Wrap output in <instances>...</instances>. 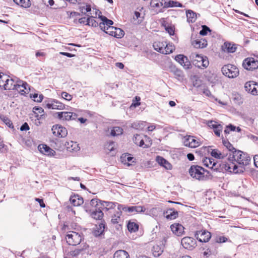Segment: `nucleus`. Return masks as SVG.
Returning <instances> with one entry per match:
<instances>
[{"label":"nucleus","instance_id":"nucleus-1","mask_svg":"<svg viewBox=\"0 0 258 258\" xmlns=\"http://www.w3.org/2000/svg\"><path fill=\"white\" fill-rule=\"evenodd\" d=\"M250 162L248 155L240 150H235L233 154H230L228 161L222 162L221 166L224 170L234 173H241L245 170V167Z\"/></svg>","mask_w":258,"mask_h":258},{"label":"nucleus","instance_id":"nucleus-2","mask_svg":"<svg viewBox=\"0 0 258 258\" xmlns=\"http://www.w3.org/2000/svg\"><path fill=\"white\" fill-rule=\"evenodd\" d=\"M205 169L198 165H192L189 169V173L191 177L199 180H203L205 178Z\"/></svg>","mask_w":258,"mask_h":258},{"label":"nucleus","instance_id":"nucleus-3","mask_svg":"<svg viewBox=\"0 0 258 258\" xmlns=\"http://www.w3.org/2000/svg\"><path fill=\"white\" fill-rule=\"evenodd\" d=\"M221 71L224 76L229 78H236L239 73L238 69L235 66L231 64L224 65Z\"/></svg>","mask_w":258,"mask_h":258},{"label":"nucleus","instance_id":"nucleus-4","mask_svg":"<svg viewBox=\"0 0 258 258\" xmlns=\"http://www.w3.org/2000/svg\"><path fill=\"white\" fill-rule=\"evenodd\" d=\"M66 239L68 244L77 245L81 242L82 235L81 233L75 231H70L66 235Z\"/></svg>","mask_w":258,"mask_h":258},{"label":"nucleus","instance_id":"nucleus-5","mask_svg":"<svg viewBox=\"0 0 258 258\" xmlns=\"http://www.w3.org/2000/svg\"><path fill=\"white\" fill-rule=\"evenodd\" d=\"M190 57L192 58V63L199 68H207L209 65V61L206 56H203L198 54L192 53Z\"/></svg>","mask_w":258,"mask_h":258},{"label":"nucleus","instance_id":"nucleus-6","mask_svg":"<svg viewBox=\"0 0 258 258\" xmlns=\"http://www.w3.org/2000/svg\"><path fill=\"white\" fill-rule=\"evenodd\" d=\"M203 163L205 166L211 168L214 171H221V170H224V168H223L221 166L222 163L220 164L216 163L213 158H205L203 160Z\"/></svg>","mask_w":258,"mask_h":258},{"label":"nucleus","instance_id":"nucleus-7","mask_svg":"<svg viewBox=\"0 0 258 258\" xmlns=\"http://www.w3.org/2000/svg\"><path fill=\"white\" fill-rule=\"evenodd\" d=\"M243 67L249 71H253L258 68V60L253 57H247L244 59Z\"/></svg>","mask_w":258,"mask_h":258},{"label":"nucleus","instance_id":"nucleus-8","mask_svg":"<svg viewBox=\"0 0 258 258\" xmlns=\"http://www.w3.org/2000/svg\"><path fill=\"white\" fill-rule=\"evenodd\" d=\"M45 103L46 107L48 109L62 110L65 107L62 103L54 99H49Z\"/></svg>","mask_w":258,"mask_h":258},{"label":"nucleus","instance_id":"nucleus-9","mask_svg":"<svg viewBox=\"0 0 258 258\" xmlns=\"http://www.w3.org/2000/svg\"><path fill=\"white\" fill-rule=\"evenodd\" d=\"M183 143L184 146L193 148L199 147L201 144L195 137L191 136H185L183 139Z\"/></svg>","mask_w":258,"mask_h":258},{"label":"nucleus","instance_id":"nucleus-10","mask_svg":"<svg viewBox=\"0 0 258 258\" xmlns=\"http://www.w3.org/2000/svg\"><path fill=\"white\" fill-rule=\"evenodd\" d=\"M244 88L246 92L252 95H258V83L254 81L245 83Z\"/></svg>","mask_w":258,"mask_h":258},{"label":"nucleus","instance_id":"nucleus-11","mask_svg":"<svg viewBox=\"0 0 258 258\" xmlns=\"http://www.w3.org/2000/svg\"><path fill=\"white\" fill-rule=\"evenodd\" d=\"M51 130L53 134L58 137L64 138L68 134L67 130L61 125L55 124L53 125Z\"/></svg>","mask_w":258,"mask_h":258},{"label":"nucleus","instance_id":"nucleus-12","mask_svg":"<svg viewBox=\"0 0 258 258\" xmlns=\"http://www.w3.org/2000/svg\"><path fill=\"white\" fill-rule=\"evenodd\" d=\"M195 237L200 242H207L211 238V234L206 230L197 231L195 233Z\"/></svg>","mask_w":258,"mask_h":258},{"label":"nucleus","instance_id":"nucleus-13","mask_svg":"<svg viewBox=\"0 0 258 258\" xmlns=\"http://www.w3.org/2000/svg\"><path fill=\"white\" fill-rule=\"evenodd\" d=\"M16 88L14 90L17 91L21 95L27 93V91L30 89L29 85L21 80H17L15 84Z\"/></svg>","mask_w":258,"mask_h":258},{"label":"nucleus","instance_id":"nucleus-14","mask_svg":"<svg viewBox=\"0 0 258 258\" xmlns=\"http://www.w3.org/2000/svg\"><path fill=\"white\" fill-rule=\"evenodd\" d=\"M181 244L185 249H192L196 245V240L191 237H184L181 240Z\"/></svg>","mask_w":258,"mask_h":258},{"label":"nucleus","instance_id":"nucleus-15","mask_svg":"<svg viewBox=\"0 0 258 258\" xmlns=\"http://www.w3.org/2000/svg\"><path fill=\"white\" fill-rule=\"evenodd\" d=\"M175 60L179 62L185 69H189L191 64L188 58L183 54H178L175 57Z\"/></svg>","mask_w":258,"mask_h":258},{"label":"nucleus","instance_id":"nucleus-16","mask_svg":"<svg viewBox=\"0 0 258 258\" xmlns=\"http://www.w3.org/2000/svg\"><path fill=\"white\" fill-rule=\"evenodd\" d=\"M172 233L177 236H181L185 234L184 227L179 223H174L170 226Z\"/></svg>","mask_w":258,"mask_h":258},{"label":"nucleus","instance_id":"nucleus-17","mask_svg":"<svg viewBox=\"0 0 258 258\" xmlns=\"http://www.w3.org/2000/svg\"><path fill=\"white\" fill-rule=\"evenodd\" d=\"M38 150L41 153L47 156H51L55 153V152L53 149L46 144L39 145L38 146Z\"/></svg>","mask_w":258,"mask_h":258},{"label":"nucleus","instance_id":"nucleus-18","mask_svg":"<svg viewBox=\"0 0 258 258\" xmlns=\"http://www.w3.org/2000/svg\"><path fill=\"white\" fill-rule=\"evenodd\" d=\"M102 22L99 24V26L101 30L103 31H105L107 27H112V25L113 24V22L108 19L106 17L101 16L99 17Z\"/></svg>","mask_w":258,"mask_h":258},{"label":"nucleus","instance_id":"nucleus-19","mask_svg":"<svg viewBox=\"0 0 258 258\" xmlns=\"http://www.w3.org/2000/svg\"><path fill=\"white\" fill-rule=\"evenodd\" d=\"M65 146L67 151L70 152H76L80 150V147L77 143L73 141L66 142Z\"/></svg>","mask_w":258,"mask_h":258},{"label":"nucleus","instance_id":"nucleus-20","mask_svg":"<svg viewBox=\"0 0 258 258\" xmlns=\"http://www.w3.org/2000/svg\"><path fill=\"white\" fill-rule=\"evenodd\" d=\"M70 201L74 206H80L84 202L83 198L78 195L71 196L70 198Z\"/></svg>","mask_w":258,"mask_h":258},{"label":"nucleus","instance_id":"nucleus-21","mask_svg":"<svg viewBox=\"0 0 258 258\" xmlns=\"http://www.w3.org/2000/svg\"><path fill=\"white\" fill-rule=\"evenodd\" d=\"M91 217L95 220H102L104 214L102 211L98 209H95L94 210H90Z\"/></svg>","mask_w":258,"mask_h":258},{"label":"nucleus","instance_id":"nucleus-22","mask_svg":"<svg viewBox=\"0 0 258 258\" xmlns=\"http://www.w3.org/2000/svg\"><path fill=\"white\" fill-rule=\"evenodd\" d=\"M16 82L14 79L8 78L2 88L5 90H14L16 88Z\"/></svg>","mask_w":258,"mask_h":258},{"label":"nucleus","instance_id":"nucleus-23","mask_svg":"<svg viewBox=\"0 0 258 258\" xmlns=\"http://www.w3.org/2000/svg\"><path fill=\"white\" fill-rule=\"evenodd\" d=\"M156 161L159 164L163 166L166 169H171L172 168L171 164L161 156H157L156 157Z\"/></svg>","mask_w":258,"mask_h":258},{"label":"nucleus","instance_id":"nucleus-24","mask_svg":"<svg viewBox=\"0 0 258 258\" xmlns=\"http://www.w3.org/2000/svg\"><path fill=\"white\" fill-rule=\"evenodd\" d=\"M105 229V222L103 221L99 224L98 226L97 227L96 229L94 231V235L97 237L100 236L104 231Z\"/></svg>","mask_w":258,"mask_h":258},{"label":"nucleus","instance_id":"nucleus-25","mask_svg":"<svg viewBox=\"0 0 258 258\" xmlns=\"http://www.w3.org/2000/svg\"><path fill=\"white\" fill-rule=\"evenodd\" d=\"M128 210L129 213L135 214L137 213L145 212L146 211V208L144 207L141 206H130V209Z\"/></svg>","mask_w":258,"mask_h":258},{"label":"nucleus","instance_id":"nucleus-26","mask_svg":"<svg viewBox=\"0 0 258 258\" xmlns=\"http://www.w3.org/2000/svg\"><path fill=\"white\" fill-rule=\"evenodd\" d=\"M187 21L189 23H194L197 20V14L195 12L190 10L186 12Z\"/></svg>","mask_w":258,"mask_h":258},{"label":"nucleus","instance_id":"nucleus-27","mask_svg":"<svg viewBox=\"0 0 258 258\" xmlns=\"http://www.w3.org/2000/svg\"><path fill=\"white\" fill-rule=\"evenodd\" d=\"M165 42H156L153 44V47L155 50L161 53H164L165 52Z\"/></svg>","mask_w":258,"mask_h":258},{"label":"nucleus","instance_id":"nucleus-28","mask_svg":"<svg viewBox=\"0 0 258 258\" xmlns=\"http://www.w3.org/2000/svg\"><path fill=\"white\" fill-rule=\"evenodd\" d=\"M164 214L167 219L170 220L175 219L178 216V212L177 211H173L171 209L168 210L166 212H164Z\"/></svg>","mask_w":258,"mask_h":258},{"label":"nucleus","instance_id":"nucleus-29","mask_svg":"<svg viewBox=\"0 0 258 258\" xmlns=\"http://www.w3.org/2000/svg\"><path fill=\"white\" fill-rule=\"evenodd\" d=\"M146 122L143 121H137L131 124V127L138 130H143L146 126Z\"/></svg>","mask_w":258,"mask_h":258},{"label":"nucleus","instance_id":"nucleus-30","mask_svg":"<svg viewBox=\"0 0 258 258\" xmlns=\"http://www.w3.org/2000/svg\"><path fill=\"white\" fill-rule=\"evenodd\" d=\"M113 258H130V255L126 251L118 250L114 253Z\"/></svg>","mask_w":258,"mask_h":258},{"label":"nucleus","instance_id":"nucleus-31","mask_svg":"<svg viewBox=\"0 0 258 258\" xmlns=\"http://www.w3.org/2000/svg\"><path fill=\"white\" fill-rule=\"evenodd\" d=\"M196 48H204L207 46V41L205 39H197L193 43Z\"/></svg>","mask_w":258,"mask_h":258},{"label":"nucleus","instance_id":"nucleus-32","mask_svg":"<svg viewBox=\"0 0 258 258\" xmlns=\"http://www.w3.org/2000/svg\"><path fill=\"white\" fill-rule=\"evenodd\" d=\"M101 205L105 208L106 211L113 209L116 205V203L99 201Z\"/></svg>","mask_w":258,"mask_h":258},{"label":"nucleus","instance_id":"nucleus-33","mask_svg":"<svg viewBox=\"0 0 258 258\" xmlns=\"http://www.w3.org/2000/svg\"><path fill=\"white\" fill-rule=\"evenodd\" d=\"M223 49L225 51H227L229 53H233L235 51L236 49V47L235 45L233 44H231L229 42H225L224 43V48H223Z\"/></svg>","mask_w":258,"mask_h":258},{"label":"nucleus","instance_id":"nucleus-34","mask_svg":"<svg viewBox=\"0 0 258 258\" xmlns=\"http://www.w3.org/2000/svg\"><path fill=\"white\" fill-rule=\"evenodd\" d=\"M14 2L18 5L22 7L27 8L31 6L30 0H13Z\"/></svg>","mask_w":258,"mask_h":258},{"label":"nucleus","instance_id":"nucleus-35","mask_svg":"<svg viewBox=\"0 0 258 258\" xmlns=\"http://www.w3.org/2000/svg\"><path fill=\"white\" fill-rule=\"evenodd\" d=\"M127 227L128 231L131 232H135L139 229L138 224L131 221L128 222Z\"/></svg>","mask_w":258,"mask_h":258},{"label":"nucleus","instance_id":"nucleus-36","mask_svg":"<svg viewBox=\"0 0 258 258\" xmlns=\"http://www.w3.org/2000/svg\"><path fill=\"white\" fill-rule=\"evenodd\" d=\"M122 214V212H116L111 217V222L112 224H117L121 220L120 216Z\"/></svg>","mask_w":258,"mask_h":258},{"label":"nucleus","instance_id":"nucleus-37","mask_svg":"<svg viewBox=\"0 0 258 258\" xmlns=\"http://www.w3.org/2000/svg\"><path fill=\"white\" fill-rule=\"evenodd\" d=\"M63 120H70L75 119L77 116V114L71 112H64Z\"/></svg>","mask_w":258,"mask_h":258},{"label":"nucleus","instance_id":"nucleus-38","mask_svg":"<svg viewBox=\"0 0 258 258\" xmlns=\"http://www.w3.org/2000/svg\"><path fill=\"white\" fill-rule=\"evenodd\" d=\"M211 155L212 157L217 159H223L226 156L224 154L222 153L217 149L213 150L211 153Z\"/></svg>","mask_w":258,"mask_h":258},{"label":"nucleus","instance_id":"nucleus-39","mask_svg":"<svg viewBox=\"0 0 258 258\" xmlns=\"http://www.w3.org/2000/svg\"><path fill=\"white\" fill-rule=\"evenodd\" d=\"M123 132V130L121 127L119 126L114 127L111 131V135L112 136H116L121 135Z\"/></svg>","mask_w":258,"mask_h":258},{"label":"nucleus","instance_id":"nucleus-40","mask_svg":"<svg viewBox=\"0 0 258 258\" xmlns=\"http://www.w3.org/2000/svg\"><path fill=\"white\" fill-rule=\"evenodd\" d=\"M86 25L91 26L92 27H97L99 26L98 22H97L92 17H89L86 20Z\"/></svg>","mask_w":258,"mask_h":258},{"label":"nucleus","instance_id":"nucleus-41","mask_svg":"<svg viewBox=\"0 0 258 258\" xmlns=\"http://www.w3.org/2000/svg\"><path fill=\"white\" fill-rule=\"evenodd\" d=\"M152 251L155 257H158L162 254L163 250L159 246H155L153 247Z\"/></svg>","mask_w":258,"mask_h":258},{"label":"nucleus","instance_id":"nucleus-42","mask_svg":"<svg viewBox=\"0 0 258 258\" xmlns=\"http://www.w3.org/2000/svg\"><path fill=\"white\" fill-rule=\"evenodd\" d=\"M142 137H144V138L147 139L146 142L147 143V140H149V138H148L147 136L136 134L134 135L133 138V141L134 143L137 145L139 144V142H140V140L142 139Z\"/></svg>","mask_w":258,"mask_h":258},{"label":"nucleus","instance_id":"nucleus-43","mask_svg":"<svg viewBox=\"0 0 258 258\" xmlns=\"http://www.w3.org/2000/svg\"><path fill=\"white\" fill-rule=\"evenodd\" d=\"M175 49V47L174 45H173L172 44H166L165 42V52L163 54H169L170 53L173 52V51Z\"/></svg>","mask_w":258,"mask_h":258},{"label":"nucleus","instance_id":"nucleus-44","mask_svg":"<svg viewBox=\"0 0 258 258\" xmlns=\"http://www.w3.org/2000/svg\"><path fill=\"white\" fill-rule=\"evenodd\" d=\"M223 144L232 154H233L234 151L236 150L233 147L232 145L227 140H223Z\"/></svg>","mask_w":258,"mask_h":258},{"label":"nucleus","instance_id":"nucleus-45","mask_svg":"<svg viewBox=\"0 0 258 258\" xmlns=\"http://www.w3.org/2000/svg\"><path fill=\"white\" fill-rule=\"evenodd\" d=\"M124 34V31L119 28H115V33L114 34L113 37L117 38H122Z\"/></svg>","mask_w":258,"mask_h":258},{"label":"nucleus","instance_id":"nucleus-46","mask_svg":"<svg viewBox=\"0 0 258 258\" xmlns=\"http://www.w3.org/2000/svg\"><path fill=\"white\" fill-rule=\"evenodd\" d=\"M8 78H10L9 76L3 73H0V88H2L4 85V84H5L6 81L8 80Z\"/></svg>","mask_w":258,"mask_h":258},{"label":"nucleus","instance_id":"nucleus-47","mask_svg":"<svg viewBox=\"0 0 258 258\" xmlns=\"http://www.w3.org/2000/svg\"><path fill=\"white\" fill-rule=\"evenodd\" d=\"M148 140V143L145 144L144 140L143 139V137H142V139L140 140V142H139V144L137 145L143 148H148L152 145L151 141L150 139Z\"/></svg>","mask_w":258,"mask_h":258},{"label":"nucleus","instance_id":"nucleus-48","mask_svg":"<svg viewBox=\"0 0 258 258\" xmlns=\"http://www.w3.org/2000/svg\"><path fill=\"white\" fill-rule=\"evenodd\" d=\"M208 32H211L210 29L206 25L202 26V30L200 31V34L202 36H205L208 34Z\"/></svg>","mask_w":258,"mask_h":258},{"label":"nucleus","instance_id":"nucleus-49","mask_svg":"<svg viewBox=\"0 0 258 258\" xmlns=\"http://www.w3.org/2000/svg\"><path fill=\"white\" fill-rule=\"evenodd\" d=\"M207 124L209 127L213 130L221 125L220 124H218L216 121L214 120H208Z\"/></svg>","mask_w":258,"mask_h":258},{"label":"nucleus","instance_id":"nucleus-50","mask_svg":"<svg viewBox=\"0 0 258 258\" xmlns=\"http://www.w3.org/2000/svg\"><path fill=\"white\" fill-rule=\"evenodd\" d=\"M80 9L82 13L84 14H86L87 12H90L91 10V6L89 5H86L85 6L81 7Z\"/></svg>","mask_w":258,"mask_h":258},{"label":"nucleus","instance_id":"nucleus-51","mask_svg":"<svg viewBox=\"0 0 258 258\" xmlns=\"http://www.w3.org/2000/svg\"><path fill=\"white\" fill-rule=\"evenodd\" d=\"M115 27H107L105 31H104L106 34H108L109 35L113 36L115 33Z\"/></svg>","mask_w":258,"mask_h":258},{"label":"nucleus","instance_id":"nucleus-52","mask_svg":"<svg viewBox=\"0 0 258 258\" xmlns=\"http://www.w3.org/2000/svg\"><path fill=\"white\" fill-rule=\"evenodd\" d=\"M38 95L37 93H34L31 97L33 98L35 101L40 102L42 101L43 99V96L42 94H40L38 96Z\"/></svg>","mask_w":258,"mask_h":258},{"label":"nucleus","instance_id":"nucleus-53","mask_svg":"<svg viewBox=\"0 0 258 258\" xmlns=\"http://www.w3.org/2000/svg\"><path fill=\"white\" fill-rule=\"evenodd\" d=\"M1 119L7 124L9 127H11L13 126V123L6 116H3L1 117Z\"/></svg>","mask_w":258,"mask_h":258},{"label":"nucleus","instance_id":"nucleus-54","mask_svg":"<svg viewBox=\"0 0 258 258\" xmlns=\"http://www.w3.org/2000/svg\"><path fill=\"white\" fill-rule=\"evenodd\" d=\"M34 113L36 114V117H38V113H41L44 112V110L42 107L35 106L33 109Z\"/></svg>","mask_w":258,"mask_h":258},{"label":"nucleus","instance_id":"nucleus-55","mask_svg":"<svg viewBox=\"0 0 258 258\" xmlns=\"http://www.w3.org/2000/svg\"><path fill=\"white\" fill-rule=\"evenodd\" d=\"M169 5L170 4L171 7H179V8H182L183 5L181 3L177 2V1H169Z\"/></svg>","mask_w":258,"mask_h":258},{"label":"nucleus","instance_id":"nucleus-56","mask_svg":"<svg viewBox=\"0 0 258 258\" xmlns=\"http://www.w3.org/2000/svg\"><path fill=\"white\" fill-rule=\"evenodd\" d=\"M61 97L67 101H70L72 99V96L66 92L61 93Z\"/></svg>","mask_w":258,"mask_h":258},{"label":"nucleus","instance_id":"nucleus-57","mask_svg":"<svg viewBox=\"0 0 258 258\" xmlns=\"http://www.w3.org/2000/svg\"><path fill=\"white\" fill-rule=\"evenodd\" d=\"M166 31L169 33L170 35H173L174 34V28L172 26H165Z\"/></svg>","mask_w":258,"mask_h":258},{"label":"nucleus","instance_id":"nucleus-58","mask_svg":"<svg viewBox=\"0 0 258 258\" xmlns=\"http://www.w3.org/2000/svg\"><path fill=\"white\" fill-rule=\"evenodd\" d=\"M223 129V126L222 125H219V126L217 127L214 129V132L215 134L218 137H220L221 132Z\"/></svg>","mask_w":258,"mask_h":258},{"label":"nucleus","instance_id":"nucleus-59","mask_svg":"<svg viewBox=\"0 0 258 258\" xmlns=\"http://www.w3.org/2000/svg\"><path fill=\"white\" fill-rule=\"evenodd\" d=\"M228 240L227 238L225 236H220L216 239V242L218 243L225 242Z\"/></svg>","mask_w":258,"mask_h":258},{"label":"nucleus","instance_id":"nucleus-60","mask_svg":"<svg viewBox=\"0 0 258 258\" xmlns=\"http://www.w3.org/2000/svg\"><path fill=\"white\" fill-rule=\"evenodd\" d=\"M29 126L27 122H25L23 123L21 126L20 127V130L21 131H26L29 130Z\"/></svg>","mask_w":258,"mask_h":258},{"label":"nucleus","instance_id":"nucleus-61","mask_svg":"<svg viewBox=\"0 0 258 258\" xmlns=\"http://www.w3.org/2000/svg\"><path fill=\"white\" fill-rule=\"evenodd\" d=\"M7 152V146L4 144H0V153H4Z\"/></svg>","mask_w":258,"mask_h":258},{"label":"nucleus","instance_id":"nucleus-62","mask_svg":"<svg viewBox=\"0 0 258 258\" xmlns=\"http://www.w3.org/2000/svg\"><path fill=\"white\" fill-rule=\"evenodd\" d=\"M151 6L153 8H160L163 6V2H159V3H154L150 4Z\"/></svg>","mask_w":258,"mask_h":258},{"label":"nucleus","instance_id":"nucleus-63","mask_svg":"<svg viewBox=\"0 0 258 258\" xmlns=\"http://www.w3.org/2000/svg\"><path fill=\"white\" fill-rule=\"evenodd\" d=\"M64 112H58L55 113L56 116L60 120H63Z\"/></svg>","mask_w":258,"mask_h":258},{"label":"nucleus","instance_id":"nucleus-64","mask_svg":"<svg viewBox=\"0 0 258 258\" xmlns=\"http://www.w3.org/2000/svg\"><path fill=\"white\" fill-rule=\"evenodd\" d=\"M106 148L110 152L113 151L114 150V142H110Z\"/></svg>","mask_w":258,"mask_h":258}]
</instances>
